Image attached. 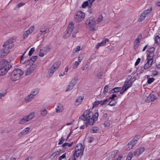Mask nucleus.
I'll use <instances>...</instances> for the list:
<instances>
[{"label": "nucleus", "instance_id": "nucleus-52", "mask_svg": "<svg viewBox=\"0 0 160 160\" xmlns=\"http://www.w3.org/2000/svg\"><path fill=\"white\" fill-rule=\"evenodd\" d=\"M34 29V26H32L28 30H29V31L30 32L32 33L33 30Z\"/></svg>", "mask_w": 160, "mask_h": 160}, {"label": "nucleus", "instance_id": "nucleus-38", "mask_svg": "<svg viewBox=\"0 0 160 160\" xmlns=\"http://www.w3.org/2000/svg\"><path fill=\"white\" fill-rule=\"evenodd\" d=\"M32 65L30 67V69H31L32 72H33L36 69L37 66L35 64H33V63H32Z\"/></svg>", "mask_w": 160, "mask_h": 160}, {"label": "nucleus", "instance_id": "nucleus-28", "mask_svg": "<svg viewBox=\"0 0 160 160\" xmlns=\"http://www.w3.org/2000/svg\"><path fill=\"white\" fill-rule=\"evenodd\" d=\"M102 102V101H96L93 104V108L97 107L99 104H101Z\"/></svg>", "mask_w": 160, "mask_h": 160}, {"label": "nucleus", "instance_id": "nucleus-41", "mask_svg": "<svg viewBox=\"0 0 160 160\" xmlns=\"http://www.w3.org/2000/svg\"><path fill=\"white\" fill-rule=\"evenodd\" d=\"M132 157V154L131 152H129L127 158L126 160H131Z\"/></svg>", "mask_w": 160, "mask_h": 160}, {"label": "nucleus", "instance_id": "nucleus-16", "mask_svg": "<svg viewBox=\"0 0 160 160\" xmlns=\"http://www.w3.org/2000/svg\"><path fill=\"white\" fill-rule=\"evenodd\" d=\"M135 142L131 141L126 146V148L128 151L129 150L132 149L133 146L135 145Z\"/></svg>", "mask_w": 160, "mask_h": 160}, {"label": "nucleus", "instance_id": "nucleus-37", "mask_svg": "<svg viewBox=\"0 0 160 160\" xmlns=\"http://www.w3.org/2000/svg\"><path fill=\"white\" fill-rule=\"evenodd\" d=\"M98 130V128L97 127H93L90 129V132L93 133L96 132Z\"/></svg>", "mask_w": 160, "mask_h": 160}, {"label": "nucleus", "instance_id": "nucleus-20", "mask_svg": "<svg viewBox=\"0 0 160 160\" xmlns=\"http://www.w3.org/2000/svg\"><path fill=\"white\" fill-rule=\"evenodd\" d=\"M34 96L32 94H30L28 96L25 98V101L26 102H28L32 100Z\"/></svg>", "mask_w": 160, "mask_h": 160}, {"label": "nucleus", "instance_id": "nucleus-6", "mask_svg": "<svg viewBox=\"0 0 160 160\" xmlns=\"http://www.w3.org/2000/svg\"><path fill=\"white\" fill-rule=\"evenodd\" d=\"M84 149V148L82 143L77 144L75 149L76 156L78 157L80 155H82Z\"/></svg>", "mask_w": 160, "mask_h": 160}, {"label": "nucleus", "instance_id": "nucleus-43", "mask_svg": "<svg viewBox=\"0 0 160 160\" xmlns=\"http://www.w3.org/2000/svg\"><path fill=\"white\" fill-rule=\"evenodd\" d=\"M32 70H31V69H30V68H29L27 69V71L25 73V74L26 75H28L31 74V73H32Z\"/></svg>", "mask_w": 160, "mask_h": 160}, {"label": "nucleus", "instance_id": "nucleus-32", "mask_svg": "<svg viewBox=\"0 0 160 160\" xmlns=\"http://www.w3.org/2000/svg\"><path fill=\"white\" fill-rule=\"evenodd\" d=\"M39 92V90L38 89H36L34 91H32L31 94H32L33 96L34 97L36 96V95L38 94Z\"/></svg>", "mask_w": 160, "mask_h": 160}, {"label": "nucleus", "instance_id": "nucleus-39", "mask_svg": "<svg viewBox=\"0 0 160 160\" xmlns=\"http://www.w3.org/2000/svg\"><path fill=\"white\" fill-rule=\"evenodd\" d=\"M109 40L107 38H105L104 40H103L101 43V44H102V46H103L105 44H106V42H108L109 41Z\"/></svg>", "mask_w": 160, "mask_h": 160}, {"label": "nucleus", "instance_id": "nucleus-59", "mask_svg": "<svg viewBox=\"0 0 160 160\" xmlns=\"http://www.w3.org/2000/svg\"><path fill=\"white\" fill-rule=\"evenodd\" d=\"M27 51H25L24 53H23V54L21 56V61H20V62L21 63H24L25 62H22V61H23V57H24V55L25 54L26 52Z\"/></svg>", "mask_w": 160, "mask_h": 160}, {"label": "nucleus", "instance_id": "nucleus-15", "mask_svg": "<svg viewBox=\"0 0 160 160\" xmlns=\"http://www.w3.org/2000/svg\"><path fill=\"white\" fill-rule=\"evenodd\" d=\"M9 52V50L3 48L0 50V58H2L7 56Z\"/></svg>", "mask_w": 160, "mask_h": 160}, {"label": "nucleus", "instance_id": "nucleus-35", "mask_svg": "<svg viewBox=\"0 0 160 160\" xmlns=\"http://www.w3.org/2000/svg\"><path fill=\"white\" fill-rule=\"evenodd\" d=\"M47 113V112L46 109H44L42 110L41 111V114L43 116H45Z\"/></svg>", "mask_w": 160, "mask_h": 160}, {"label": "nucleus", "instance_id": "nucleus-3", "mask_svg": "<svg viewBox=\"0 0 160 160\" xmlns=\"http://www.w3.org/2000/svg\"><path fill=\"white\" fill-rule=\"evenodd\" d=\"M23 73V72L21 69H16L11 73L10 78L12 81H16L20 78Z\"/></svg>", "mask_w": 160, "mask_h": 160}, {"label": "nucleus", "instance_id": "nucleus-58", "mask_svg": "<svg viewBox=\"0 0 160 160\" xmlns=\"http://www.w3.org/2000/svg\"><path fill=\"white\" fill-rule=\"evenodd\" d=\"M27 51H25L24 53H23V54L21 56V61H20V62L21 63H24L25 62H22V61H23V57H24V55L25 54L26 52Z\"/></svg>", "mask_w": 160, "mask_h": 160}, {"label": "nucleus", "instance_id": "nucleus-2", "mask_svg": "<svg viewBox=\"0 0 160 160\" xmlns=\"http://www.w3.org/2000/svg\"><path fill=\"white\" fill-rule=\"evenodd\" d=\"M12 67L9 62L5 60L0 61V76L5 75Z\"/></svg>", "mask_w": 160, "mask_h": 160}, {"label": "nucleus", "instance_id": "nucleus-50", "mask_svg": "<svg viewBox=\"0 0 160 160\" xmlns=\"http://www.w3.org/2000/svg\"><path fill=\"white\" fill-rule=\"evenodd\" d=\"M155 50V48L154 47H151L148 50V51L149 52H153Z\"/></svg>", "mask_w": 160, "mask_h": 160}, {"label": "nucleus", "instance_id": "nucleus-34", "mask_svg": "<svg viewBox=\"0 0 160 160\" xmlns=\"http://www.w3.org/2000/svg\"><path fill=\"white\" fill-rule=\"evenodd\" d=\"M109 88L108 86L106 85L104 87L103 93L104 94H105L108 92Z\"/></svg>", "mask_w": 160, "mask_h": 160}, {"label": "nucleus", "instance_id": "nucleus-11", "mask_svg": "<svg viewBox=\"0 0 160 160\" xmlns=\"http://www.w3.org/2000/svg\"><path fill=\"white\" fill-rule=\"evenodd\" d=\"M152 10V8H148L146 10L144 11L141 14L139 18L138 19L139 22H141L146 17V16L148 14L151 13Z\"/></svg>", "mask_w": 160, "mask_h": 160}, {"label": "nucleus", "instance_id": "nucleus-7", "mask_svg": "<svg viewBox=\"0 0 160 160\" xmlns=\"http://www.w3.org/2000/svg\"><path fill=\"white\" fill-rule=\"evenodd\" d=\"M85 16V13L83 12L79 11L75 13V20L78 22H81L84 19Z\"/></svg>", "mask_w": 160, "mask_h": 160}, {"label": "nucleus", "instance_id": "nucleus-53", "mask_svg": "<svg viewBox=\"0 0 160 160\" xmlns=\"http://www.w3.org/2000/svg\"><path fill=\"white\" fill-rule=\"evenodd\" d=\"M117 97V95L116 94H113L112 95L111 97H110L109 98V99L113 100V99H115V97Z\"/></svg>", "mask_w": 160, "mask_h": 160}, {"label": "nucleus", "instance_id": "nucleus-24", "mask_svg": "<svg viewBox=\"0 0 160 160\" xmlns=\"http://www.w3.org/2000/svg\"><path fill=\"white\" fill-rule=\"evenodd\" d=\"M30 130V128L29 127H27L25 128L21 132V133L22 135H25L26 134L29 132Z\"/></svg>", "mask_w": 160, "mask_h": 160}, {"label": "nucleus", "instance_id": "nucleus-9", "mask_svg": "<svg viewBox=\"0 0 160 160\" xmlns=\"http://www.w3.org/2000/svg\"><path fill=\"white\" fill-rule=\"evenodd\" d=\"M51 48L52 47L48 45L40 49L39 52V56L42 57H43L48 52L50 51Z\"/></svg>", "mask_w": 160, "mask_h": 160}, {"label": "nucleus", "instance_id": "nucleus-25", "mask_svg": "<svg viewBox=\"0 0 160 160\" xmlns=\"http://www.w3.org/2000/svg\"><path fill=\"white\" fill-rule=\"evenodd\" d=\"M38 57L37 56H32L30 59H29L28 60V61L29 62H30L31 63H32H32H33L34 61H35L37 59V58Z\"/></svg>", "mask_w": 160, "mask_h": 160}, {"label": "nucleus", "instance_id": "nucleus-31", "mask_svg": "<svg viewBox=\"0 0 160 160\" xmlns=\"http://www.w3.org/2000/svg\"><path fill=\"white\" fill-rule=\"evenodd\" d=\"M79 64V62H78V61H76L72 65V68L74 69L76 68Z\"/></svg>", "mask_w": 160, "mask_h": 160}, {"label": "nucleus", "instance_id": "nucleus-64", "mask_svg": "<svg viewBox=\"0 0 160 160\" xmlns=\"http://www.w3.org/2000/svg\"><path fill=\"white\" fill-rule=\"evenodd\" d=\"M102 75V72H99L97 74V76L98 78H100Z\"/></svg>", "mask_w": 160, "mask_h": 160}, {"label": "nucleus", "instance_id": "nucleus-30", "mask_svg": "<svg viewBox=\"0 0 160 160\" xmlns=\"http://www.w3.org/2000/svg\"><path fill=\"white\" fill-rule=\"evenodd\" d=\"M146 63L148 64L152 65V62H153V59H151V58H147L146 59Z\"/></svg>", "mask_w": 160, "mask_h": 160}, {"label": "nucleus", "instance_id": "nucleus-51", "mask_svg": "<svg viewBox=\"0 0 160 160\" xmlns=\"http://www.w3.org/2000/svg\"><path fill=\"white\" fill-rule=\"evenodd\" d=\"M83 97H79L76 100V102H81L83 99Z\"/></svg>", "mask_w": 160, "mask_h": 160}, {"label": "nucleus", "instance_id": "nucleus-10", "mask_svg": "<svg viewBox=\"0 0 160 160\" xmlns=\"http://www.w3.org/2000/svg\"><path fill=\"white\" fill-rule=\"evenodd\" d=\"M14 47L12 40L9 39L6 41L2 46L3 48L5 49H11Z\"/></svg>", "mask_w": 160, "mask_h": 160}, {"label": "nucleus", "instance_id": "nucleus-60", "mask_svg": "<svg viewBox=\"0 0 160 160\" xmlns=\"http://www.w3.org/2000/svg\"><path fill=\"white\" fill-rule=\"evenodd\" d=\"M65 157L66 154L65 153H64L59 158V160H62V159L65 158Z\"/></svg>", "mask_w": 160, "mask_h": 160}, {"label": "nucleus", "instance_id": "nucleus-8", "mask_svg": "<svg viewBox=\"0 0 160 160\" xmlns=\"http://www.w3.org/2000/svg\"><path fill=\"white\" fill-rule=\"evenodd\" d=\"M34 117V114L33 112H31L28 115L25 116L19 121V123L21 124H23L32 119Z\"/></svg>", "mask_w": 160, "mask_h": 160}, {"label": "nucleus", "instance_id": "nucleus-17", "mask_svg": "<svg viewBox=\"0 0 160 160\" xmlns=\"http://www.w3.org/2000/svg\"><path fill=\"white\" fill-rule=\"evenodd\" d=\"M134 81L132 82V81L130 82H126L125 83L124 86L123 87L124 88V91H126L128 88L132 86V83Z\"/></svg>", "mask_w": 160, "mask_h": 160}, {"label": "nucleus", "instance_id": "nucleus-61", "mask_svg": "<svg viewBox=\"0 0 160 160\" xmlns=\"http://www.w3.org/2000/svg\"><path fill=\"white\" fill-rule=\"evenodd\" d=\"M105 127H107L110 125V123L108 121L105 122L104 123Z\"/></svg>", "mask_w": 160, "mask_h": 160}, {"label": "nucleus", "instance_id": "nucleus-29", "mask_svg": "<svg viewBox=\"0 0 160 160\" xmlns=\"http://www.w3.org/2000/svg\"><path fill=\"white\" fill-rule=\"evenodd\" d=\"M155 43L158 44L160 43V37L159 36L157 35L155 37Z\"/></svg>", "mask_w": 160, "mask_h": 160}, {"label": "nucleus", "instance_id": "nucleus-26", "mask_svg": "<svg viewBox=\"0 0 160 160\" xmlns=\"http://www.w3.org/2000/svg\"><path fill=\"white\" fill-rule=\"evenodd\" d=\"M118 151L117 150H115L111 152V156L112 158H114L118 154Z\"/></svg>", "mask_w": 160, "mask_h": 160}, {"label": "nucleus", "instance_id": "nucleus-5", "mask_svg": "<svg viewBox=\"0 0 160 160\" xmlns=\"http://www.w3.org/2000/svg\"><path fill=\"white\" fill-rule=\"evenodd\" d=\"M60 63L59 62H56L54 63L49 69L47 74V76L49 78L51 77L53 74L54 72L58 69Z\"/></svg>", "mask_w": 160, "mask_h": 160}, {"label": "nucleus", "instance_id": "nucleus-45", "mask_svg": "<svg viewBox=\"0 0 160 160\" xmlns=\"http://www.w3.org/2000/svg\"><path fill=\"white\" fill-rule=\"evenodd\" d=\"M65 141V139L63 138V136H62L61 137V139H60V141H59V143H58V145H61V144H62V143H63V142H64Z\"/></svg>", "mask_w": 160, "mask_h": 160}, {"label": "nucleus", "instance_id": "nucleus-33", "mask_svg": "<svg viewBox=\"0 0 160 160\" xmlns=\"http://www.w3.org/2000/svg\"><path fill=\"white\" fill-rule=\"evenodd\" d=\"M117 101H116V100H113L111 101L108 103V105L112 106L115 105L117 103Z\"/></svg>", "mask_w": 160, "mask_h": 160}, {"label": "nucleus", "instance_id": "nucleus-42", "mask_svg": "<svg viewBox=\"0 0 160 160\" xmlns=\"http://www.w3.org/2000/svg\"><path fill=\"white\" fill-rule=\"evenodd\" d=\"M35 48H31L30 50V51H29L28 55L30 56H31L33 53L35 51Z\"/></svg>", "mask_w": 160, "mask_h": 160}, {"label": "nucleus", "instance_id": "nucleus-63", "mask_svg": "<svg viewBox=\"0 0 160 160\" xmlns=\"http://www.w3.org/2000/svg\"><path fill=\"white\" fill-rule=\"evenodd\" d=\"M6 92L4 93H0V99L1 98L4 97L6 94Z\"/></svg>", "mask_w": 160, "mask_h": 160}, {"label": "nucleus", "instance_id": "nucleus-18", "mask_svg": "<svg viewBox=\"0 0 160 160\" xmlns=\"http://www.w3.org/2000/svg\"><path fill=\"white\" fill-rule=\"evenodd\" d=\"M144 150V148L143 147H141L136 150L134 152V154L135 156H138L141 153H142Z\"/></svg>", "mask_w": 160, "mask_h": 160}, {"label": "nucleus", "instance_id": "nucleus-46", "mask_svg": "<svg viewBox=\"0 0 160 160\" xmlns=\"http://www.w3.org/2000/svg\"><path fill=\"white\" fill-rule=\"evenodd\" d=\"M155 80V79L153 78H149L147 81V82L148 84H150L153 82Z\"/></svg>", "mask_w": 160, "mask_h": 160}, {"label": "nucleus", "instance_id": "nucleus-44", "mask_svg": "<svg viewBox=\"0 0 160 160\" xmlns=\"http://www.w3.org/2000/svg\"><path fill=\"white\" fill-rule=\"evenodd\" d=\"M47 29V27L46 26H44L42 28L40 29V32H46Z\"/></svg>", "mask_w": 160, "mask_h": 160}, {"label": "nucleus", "instance_id": "nucleus-48", "mask_svg": "<svg viewBox=\"0 0 160 160\" xmlns=\"http://www.w3.org/2000/svg\"><path fill=\"white\" fill-rule=\"evenodd\" d=\"M154 53L153 52H150V53L148 55L147 58H151V59H153V57L154 56Z\"/></svg>", "mask_w": 160, "mask_h": 160}, {"label": "nucleus", "instance_id": "nucleus-40", "mask_svg": "<svg viewBox=\"0 0 160 160\" xmlns=\"http://www.w3.org/2000/svg\"><path fill=\"white\" fill-rule=\"evenodd\" d=\"M103 18L102 15H100L97 19V21L98 22H100L102 21Z\"/></svg>", "mask_w": 160, "mask_h": 160}, {"label": "nucleus", "instance_id": "nucleus-13", "mask_svg": "<svg viewBox=\"0 0 160 160\" xmlns=\"http://www.w3.org/2000/svg\"><path fill=\"white\" fill-rule=\"evenodd\" d=\"M157 98V96L156 95L152 93H150L149 96L147 97L145 101L146 102H151L154 101Z\"/></svg>", "mask_w": 160, "mask_h": 160}, {"label": "nucleus", "instance_id": "nucleus-57", "mask_svg": "<svg viewBox=\"0 0 160 160\" xmlns=\"http://www.w3.org/2000/svg\"><path fill=\"white\" fill-rule=\"evenodd\" d=\"M83 58V56L82 55H79L78 58V62H79V63L80 62L82 61Z\"/></svg>", "mask_w": 160, "mask_h": 160}, {"label": "nucleus", "instance_id": "nucleus-19", "mask_svg": "<svg viewBox=\"0 0 160 160\" xmlns=\"http://www.w3.org/2000/svg\"><path fill=\"white\" fill-rule=\"evenodd\" d=\"M56 112H60L63 110V108L61 104H58L57 106V108L56 109Z\"/></svg>", "mask_w": 160, "mask_h": 160}, {"label": "nucleus", "instance_id": "nucleus-4", "mask_svg": "<svg viewBox=\"0 0 160 160\" xmlns=\"http://www.w3.org/2000/svg\"><path fill=\"white\" fill-rule=\"evenodd\" d=\"M86 24L87 25L88 28L90 30L93 31H95L94 28L96 24V21L94 17L89 18L86 21Z\"/></svg>", "mask_w": 160, "mask_h": 160}, {"label": "nucleus", "instance_id": "nucleus-21", "mask_svg": "<svg viewBox=\"0 0 160 160\" xmlns=\"http://www.w3.org/2000/svg\"><path fill=\"white\" fill-rule=\"evenodd\" d=\"M139 36L136 39L134 42V46L135 47H138L139 45V43L140 42V39L139 38Z\"/></svg>", "mask_w": 160, "mask_h": 160}, {"label": "nucleus", "instance_id": "nucleus-49", "mask_svg": "<svg viewBox=\"0 0 160 160\" xmlns=\"http://www.w3.org/2000/svg\"><path fill=\"white\" fill-rule=\"evenodd\" d=\"M109 101V99H106L105 100H104L103 101H102V102L101 103V105L102 106L104 105L107 102H108Z\"/></svg>", "mask_w": 160, "mask_h": 160}, {"label": "nucleus", "instance_id": "nucleus-1", "mask_svg": "<svg viewBox=\"0 0 160 160\" xmlns=\"http://www.w3.org/2000/svg\"><path fill=\"white\" fill-rule=\"evenodd\" d=\"M98 114L96 112L94 115L93 113L88 110L85 111L83 115L80 116L79 118L84 121H87L86 123L90 125H92L94 122L98 119Z\"/></svg>", "mask_w": 160, "mask_h": 160}, {"label": "nucleus", "instance_id": "nucleus-12", "mask_svg": "<svg viewBox=\"0 0 160 160\" xmlns=\"http://www.w3.org/2000/svg\"><path fill=\"white\" fill-rule=\"evenodd\" d=\"M74 24L72 22H70L66 30V35L69 37L72 32L74 28Z\"/></svg>", "mask_w": 160, "mask_h": 160}, {"label": "nucleus", "instance_id": "nucleus-27", "mask_svg": "<svg viewBox=\"0 0 160 160\" xmlns=\"http://www.w3.org/2000/svg\"><path fill=\"white\" fill-rule=\"evenodd\" d=\"M31 33L29 31V30H27L26 31H25L23 33V38H26L28 37L29 34H30Z\"/></svg>", "mask_w": 160, "mask_h": 160}, {"label": "nucleus", "instance_id": "nucleus-54", "mask_svg": "<svg viewBox=\"0 0 160 160\" xmlns=\"http://www.w3.org/2000/svg\"><path fill=\"white\" fill-rule=\"evenodd\" d=\"M89 1V5L88 7L90 8L91 7L92 4V3L95 1V0H88Z\"/></svg>", "mask_w": 160, "mask_h": 160}, {"label": "nucleus", "instance_id": "nucleus-23", "mask_svg": "<svg viewBox=\"0 0 160 160\" xmlns=\"http://www.w3.org/2000/svg\"><path fill=\"white\" fill-rule=\"evenodd\" d=\"M121 88L119 87L115 88L112 89L111 91V93L118 92L120 91Z\"/></svg>", "mask_w": 160, "mask_h": 160}, {"label": "nucleus", "instance_id": "nucleus-62", "mask_svg": "<svg viewBox=\"0 0 160 160\" xmlns=\"http://www.w3.org/2000/svg\"><path fill=\"white\" fill-rule=\"evenodd\" d=\"M80 49V47L79 46H78L77 47L75 51L74 52H74H77L79 51Z\"/></svg>", "mask_w": 160, "mask_h": 160}, {"label": "nucleus", "instance_id": "nucleus-56", "mask_svg": "<svg viewBox=\"0 0 160 160\" xmlns=\"http://www.w3.org/2000/svg\"><path fill=\"white\" fill-rule=\"evenodd\" d=\"M141 61V59L140 58H138L136 62L135 63V66H137L138 65V64L139 63L140 61Z\"/></svg>", "mask_w": 160, "mask_h": 160}, {"label": "nucleus", "instance_id": "nucleus-22", "mask_svg": "<svg viewBox=\"0 0 160 160\" xmlns=\"http://www.w3.org/2000/svg\"><path fill=\"white\" fill-rule=\"evenodd\" d=\"M73 144V142H72L71 143H69L67 142H65L63 143L62 145V147L65 148H67V147H71Z\"/></svg>", "mask_w": 160, "mask_h": 160}, {"label": "nucleus", "instance_id": "nucleus-47", "mask_svg": "<svg viewBox=\"0 0 160 160\" xmlns=\"http://www.w3.org/2000/svg\"><path fill=\"white\" fill-rule=\"evenodd\" d=\"M151 66V65L146 63L144 66V70H146L147 69H148V68H149Z\"/></svg>", "mask_w": 160, "mask_h": 160}, {"label": "nucleus", "instance_id": "nucleus-36", "mask_svg": "<svg viewBox=\"0 0 160 160\" xmlns=\"http://www.w3.org/2000/svg\"><path fill=\"white\" fill-rule=\"evenodd\" d=\"M89 5L88 2V1H86L83 2L82 6L83 8H85L87 6L88 7Z\"/></svg>", "mask_w": 160, "mask_h": 160}, {"label": "nucleus", "instance_id": "nucleus-55", "mask_svg": "<svg viewBox=\"0 0 160 160\" xmlns=\"http://www.w3.org/2000/svg\"><path fill=\"white\" fill-rule=\"evenodd\" d=\"M139 136H136V137L135 138H133L132 141L135 142V144H136L138 140L139 139Z\"/></svg>", "mask_w": 160, "mask_h": 160}, {"label": "nucleus", "instance_id": "nucleus-14", "mask_svg": "<svg viewBox=\"0 0 160 160\" xmlns=\"http://www.w3.org/2000/svg\"><path fill=\"white\" fill-rule=\"evenodd\" d=\"M76 84V81L74 80H72L71 81L69 85L68 86L65 91L67 92L72 90Z\"/></svg>", "mask_w": 160, "mask_h": 160}]
</instances>
